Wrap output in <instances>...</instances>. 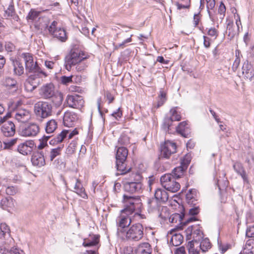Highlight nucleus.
<instances>
[{"label":"nucleus","instance_id":"28","mask_svg":"<svg viewBox=\"0 0 254 254\" xmlns=\"http://www.w3.org/2000/svg\"><path fill=\"white\" fill-rule=\"evenodd\" d=\"M152 249L148 243L140 244L135 249L136 254H151Z\"/></svg>","mask_w":254,"mask_h":254},{"label":"nucleus","instance_id":"63","mask_svg":"<svg viewBox=\"0 0 254 254\" xmlns=\"http://www.w3.org/2000/svg\"><path fill=\"white\" fill-rule=\"evenodd\" d=\"M106 97L108 100L109 104L112 103L115 99V98H114V96L112 95V94L109 92H106Z\"/></svg>","mask_w":254,"mask_h":254},{"label":"nucleus","instance_id":"21","mask_svg":"<svg viewBox=\"0 0 254 254\" xmlns=\"http://www.w3.org/2000/svg\"><path fill=\"white\" fill-rule=\"evenodd\" d=\"M77 120V114L73 112L67 111L64 116L63 123L64 126L72 127Z\"/></svg>","mask_w":254,"mask_h":254},{"label":"nucleus","instance_id":"15","mask_svg":"<svg viewBox=\"0 0 254 254\" xmlns=\"http://www.w3.org/2000/svg\"><path fill=\"white\" fill-rule=\"evenodd\" d=\"M55 87L53 83H49L43 85L39 89V94L41 98L49 99L55 95Z\"/></svg>","mask_w":254,"mask_h":254},{"label":"nucleus","instance_id":"56","mask_svg":"<svg viewBox=\"0 0 254 254\" xmlns=\"http://www.w3.org/2000/svg\"><path fill=\"white\" fill-rule=\"evenodd\" d=\"M62 147H58V148L53 149L51 152V160H53L57 155L60 154V151Z\"/></svg>","mask_w":254,"mask_h":254},{"label":"nucleus","instance_id":"26","mask_svg":"<svg viewBox=\"0 0 254 254\" xmlns=\"http://www.w3.org/2000/svg\"><path fill=\"white\" fill-rule=\"evenodd\" d=\"M155 199L160 202H166L169 198L168 194L167 191L161 188L157 189L154 192Z\"/></svg>","mask_w":254,"mask_h":254},{"label":"nucleus","instance_id":"14","mask_svg":"<svg viewBox=\"0 0 254 254\" xmlns=\"http://www.w3.org/2000/svg\"><path fill=\"white\" fill-rule=\"evenodd\" d=\"M35 110L37 114L43 118H47L52 114V106L47 102H38L35 105Z\"/></svg>","mask_w":254,"mask_h":254},{"label":"nucleus","instance_id":"10","mask_svg":"<svg viewBox=\"0 0 254 254\" xmlns=\"http://www.w3.org/2000/svg\"><path fill=\"white\" fill-rule=\"evenodd\" d=\"M58 22L53 21L51 24L47 27L49 33L54 37L57 38L61 42H65L67 39L66 31L64 28L57 27Z\"/></svg>","mask_w":254,"mask_h":254},{"label":"nucleus","instance_id":"44","mask_svg":"<svg viewBox=\"0 0 254 254\" xmlns=\"http://www.w3.org/2000/svg\"><path fill=\"white\" fill-rule=\"evenodd\" d=\"M234 170L240 174L244 180H246V173L243 169L242 165L240 163H235L233 165Z\"/></svg>","mask_w":254,"mask_h":254},{"label":"nucleus","instance_id":"48","mask_svg":"<svg viewBox=\"0 0 254 254\" xmlns=\"http://www.w3.org/2000/svg\"><path fill=\"white\" fill-rule=\"evenodd\" d=\"M177 6L180 9L189 8L190 6V0H179Z\"/></svg>","mask_w":254,"mask_h":254},{"label":"nucleus","instance_id":"16","mask_svg":"<svg viewBox=\"0 0 254 254\" xmlns=\"http://www.w3.org/2000/svg\"><path fill=\"white\" fill-rule=\"evenodd\" d=\"M74 183L75 184L74 185L73 191L82 198L87 199L88 195L85 192V189L82 186L81 180L76 177H70L69 178V183L70 184H73Z\"/></svg>","mask_w":254,"mask_h":254},{"label":"nucleus","instance_id":"60","mask_svg":"<svg viewBox=\"0 0 254 254\" xmlns=\"http://www.w3.org/2000/svg\"><path fill=\"white\" fill-rule=\"evenodd\" d=\"M246 236L247 237L254 238V225L247 229Z\"/></svg>","mask_w":254,"mask_h":254},{"label":"nucleus","instance_id":"32","mask_svg":"<svg viewBox=\"0 0 254 254\" xmlns=\"http://www.w3.org/2000/svg\"><path fill=\"white\" fill-rule=\"evenodd\" d=\"M34 145L35 144H19L17 147V150L23 155H27L31 152Z\"/></svg>","mask_w":254,"mask_h":254},{"label":"nucleus","instance_id":"50","mask_svg":"<svg viewBox=\"0 0 254 254\" xmlns=\"http://www.w3.org/2000/svg\"><path fill=\"white\" fill-rule=\"evenodd\" d=\"M73 75H71L69 76H62L61 77V83L64 85H67L73 82Z\"/></svg>","mask_w":254,"mask_h":254},{"label":"nucleus","instance_id":"24","mask_svg":"<svg viewBox=\"0 0 254 254\" xmlns=\"http://www.w3.org/2000/svg\"><path fill=\"white\" fill-rule=\"evenodd\" d=\"M35 75H30L26 79L25 83V89L28 92L33 91L38 85L39 82Z\"/></svg>","mask_w":254,"mask_h":254},{"label":"nucleus","instance_id":"1","mask_svg":"<svg viewBox=\"0 0 254 254\" xmlns=\"http://www.w3.org/2000/svg\"><path fill=\"white\" fill-rule=\"evenodd\" d=\"M90 57L78 45H73L64 58V66L68 71H70L73 66L78 72H82L86 69L88 63L86 62Z\"/></svg>","mask_w":254,"mask_h":254},{"label":"nucleus","instance_id":"51","mask_svg":"<svg viewBox=\"0 0 254 254\" xmlns=\"http://www.w3.org/2000/svg\"><path fill=\"white\" fill-rule=\"evenodd\" d=\"M99 242V237L98 236H94L92 241H84L83 245L86 247H91L96 245Z\"/></svg>","mask_w":254,"mask_h":254},{"label":"nucleus","instance_id":"6","mask_svg":"<svg viewBox=\"0 0 254 254\" xmlns=\"http://www.w3.org/2000/svg\"><path fill=\"white\" fill-rule=\"evenodd\" d=\"M160 182L164 189L172 192H176L180 189V183L176 181L171 174H166L161 176Z\"/></svg>","mask_w":254,"mask_h":254},{"label":"nucleus","instance_id":"19","mask_svg":"<svg viewBox=\"0 0 254 254\" xmlns=\"http://www.w3.org/2000/svg\"><path fill=\"white\" fill-rule=\"evenodd\" d=\"M160 150V157L168 159L172 154L176 152V144H161Z\"/></svg>","mask_w":254,"mask_h":254},{"label":"nucleus","instance_id":"49","mask_svg":"<svg viewBox=\"0 0 254 254\" xmlns=\"http://www.w3.org/2000/svg\"><path fill=\"white\" fill-rule=\"evenodd\" d=\"M54 164L58 169H63L65 167V163L62 158H58L55 160Z\"/></svg>","mask_w":254,"mask_h":254},{"label":"nucleus","instance_id":"7","mask_svg":"<svg viewBox=\"0 0 254 254\" xmlns=\"http://www.w3.org/2000/svg\"><path fill=\"white\" fill-rule=\"evenodd\" d=\"M219 25L217 24L215 26L206 29L205 32L204 33L205 35L203 36V44L205 48H210L211 43L218 38L219 36Z\"/></svg>","mask_w":254,"mask_h":254},{"label":"nucleus","instance_id":"9","mask_svg":"<svg viewBox=\"0 0 254 254\" xmlns=\"http://www.w3.org/2000/svg\"><path fill=\"white\" fill-rule=\"evenodd\" d=\"M236 20V25L232 21L229 20L227 24L226 33L230 40L233 39L235 37L238 36L240 33V28H242L241 18L238 14L237 16L235 15Z\"/></svg>","mask_w":254,"mask_h":254},{"label":"nucleus","instance_id":"64","mask_svg":"<svg viewBox=\"0 0 254 254\" xmlns=\"http://www.w3.org/2000/svg\"><path fill=\"white\" fill-rule=\"evenodd\" d=\"M175 254H186L185 249L184 247L178 248L175 252Z\"/></svg>","mask_w":254,"mask_h":254},{"label":"nucleus","instance_id":"39","mask_svg":"<svg viewBox=\"0 0 254 254\" xmlns=\"http://www.w3.org/2000/svg\"><path fill=\"white\" fill-rule=\"evenodd\" d=\"M184 237L180 234H175L172 236L170 240V244L174 246H178L180 245L183 241Z\"/></svg>","mask_w":254,"mask_h":254},{"label":"nucleus","instance_id":"54","mask_svg":"<svg viewBox=\"0 0 254 254\" xmlns=\"http://www.w3.org/2000/svg\"><path fill=\"white\" fill-rule=\"evenodd\" d=\"M68 90L70 92H77L78 93H82L84 92L83 89L76 85H71L68 88Z\"/></svg>","mask_w":254,"mask_h":254},{"label":"nucleus","instance_id":"23","mask_svg":"<svg viewBox=\"0 0 254 254\" xmlns=\"http://www.w3.org/2000/svg\"><path fill=\"white\" fill-rule=\"evenodd\" d=\"M1 130L4 136H12L15 132V125L10 121L5 122L1 127Z\"/></svg>","mask_w":254,"mask_h":254},{"label":"nucleus","instance_id":"52","mask_svg":"<svg viewBox=\"0 0 254 254\" xmlns=\"http://www.w3.org/2000/svg\"><path fill=\"white\" fill-rule=\"evenodd\" d=\"M182 216L179 213H175L171 216L169 221L171 223L180 222L182 220Z\"/></svg>","mask_w":254,"mask_h":254},{"label":"nucleus","instance_id":"41","mask_svg":"<svg viewBox=\"0 0 254 254\" xmlns=\"http://www.w3.org/2000/svg\"><path fill=\"white\" fill-rule=\"evenodd\" d=\"M186 170V169L184 168L182 166L180 165V166L174 168L171 174L176 179L180 178L183 176L184 172Z\"/></svg>","mask_w":254,"mask_h":254},{"label":"nucleus","instance_id":"43","mask_svg":"<svg viewBox=\"0 0 254 254\" xmlns=\"http://www.w3.org/2000/svg\"><path fill=\"white\" fill-rule=\"evenodd\" d=\"M200 249L203 253L208 251L211 248V245L207 238L202 239L199 245Z\"/></svg>","mask_w":254,"mask_h":254},{"label":"nucleus","instance_id":"57","mask_svg":"<svg viewBox=\"0 0 254 254\" xmlns=\"http://www.w3.org/2000/svg\"><path fill=\"white\" fill-rule=\"evenodd\" d=\"M17 192V189L16 187L13 186H9L6 188L5 192L7 194L9 195H13Z\"/></svg>","mask_w":254,"mask_h":254},{"label":"nucleus","instance_id":"11","mask_svg":"<svg viewBox=\"0 0 254 254\" xmlns=\"http://www.w3.org/2000/svg\"><path fill=\"white\" fill-rule=\"evenodd\" d=\"M65 102L69 108L81 110L84 106L85 101L82 96L78 94L67 95Z\"/></svg>","mask_w":254,"mask_h":254},{"label":"nucleus","instance_id":"18","mask_svg":"<svg viewBox=\"0 0 254 254\" xmlns=\"http://www.w3.org/2000/svg\"><path fill=\"white\" fill-rule=\"evenodd\" d=\"M177 107L172 108L169 112L170 117L165 119V125H166L168 130L170 129V127L172 126V123L174 121H180L182 119L181 112L178 111Z\"/></svg>","mask_w":254,"mask_h":254},{"label":"nucleus","instance_id":"35","mask_svg":"<svg viewBox=\"0 0 254 254\" xmlns=\"http://www.w3.org/2000/svg\"><path fill=\"white\" fill-rule=\"evenodd\" d=\"M0 205L3 209L7 210L8 208L14 206L13 199L12 197H5L1 199Z\"/></svg>","mask_w":254,"mask_h":254},{"label":"nucleus","instance_id":"53","mask_svg":"<svg viewBox=\"0 0 254 254\" xmlns=\"http://www.w3.org/2000/svg\"><path fill=\"white\" fill-rule=\"evenodd\" d=\"M14 72L17 75H21L24 72L23 66L20 64L16 63V64H14Z\"/></svg>","mask_w":254,"mask_h":254},{"label":"nucleus","instance_id":"34","mask_svg":"<svg viewBox=\"0 0 254 254\" xmlns=\"http://www.w3.org/2000/svg\"><path fill=\"white\" fill-rule=\"evenodd\" d=\"M0 254H25L24 252L17 248L13 247L10 249L0 246Z\"/></svg>","mask_w":254,"mask_h":254},{"label":"nucleus","instance_id":"4","mask_svg":"<svg viewBox=\"0 0 254 254\" xmlns=\"http://www.w3.org/2000/svg\"><path fill=\"white\" fill-rule=\"evenodd\" d=\"M142 177L138 172L131 173L128 178H125L124 188L126 191L131 193L139 192L142 188L141 181Z\"/></svg>","mask_w":254,"mask_h":254},{"label":"nucleus","instance_id":"17","mask_svg":"<svg viewBox=\"0 0 254 254\" xmlns=\"http://www.w3.org/2000/svg\"><path fill=\"white\" fill-rule=\"evenodd\" d=\"M187 240H190L191 236L195 242H199L203 238V233L197 226H189L186 231Z\"/></svg>","mask_w":254,"mask_h":254},{"label":"nucleus","instance_id":"42","mask_svg":"<svg viewBox=\"0 0 254 254\" xmlns=\"http://www.w3.org/2000/svg\"><path fill=\"white\" fill-rule=\"evenodd\" d=\"M3 85L7 89L17 88V82L14 79L10 77L6 78L3 82Z\"/></svg>","mask_w":254,"mask_h":254},{"label":"nucleus","instance_id":"46","mask_svg":"<svg viewBox=\"0 0 254 254\" xmlns=\"http://www.w3.org/2000/svg\"><path fill=\"white\" fill-rule=\"evenodd\" d=\"M204 1H206V7L208 11L212 10L214 8L215 5V0H200V6L203 5V6H204Z\"/></svg>","mask_w":254,"mask_h":254},{"label":"nucleus","instance_id":"29","mask_svg":"<svg viewBox=\"0 0 254 254\" xmlns=\"http://www.w3.org/2000/svg\"><path fill=\"white\" fill-rule=\"evenodd\" d=\"M242 69L243 73L247 79L252 80L254 78V69L248 62L244 64Z\"/></svg>","mask_w":254,"mask_h":254},{"label":"nucleus","instance_id":"22","mask_svg":"<svg viewBox=\"0 0 254 254\" xmlns=\"http://www.w3.org/2000/svg\"><path fill=\"white\" fill-rule=\"evenodd\" d=\"M15 118L19 122L26 123L31 119V113L27 110L20 109L16 111Z\"/></svg>","mask_w":254,"mask_h":254},{"label":"nucleus","instance_id":"40","mask_svg":"<svg viewBox=\"0 0 254 254\" xmlns=\"http://www.w3.org/2000/svg\"><path fill=\"white\" fill-rule=\"evenodd\" d=\"M40 13V11L36 10L35 9L32 8L26 16V20L28 21L33 22L39 16Z\"/></svg>","mask_w":254,"mask_h":254},{"label":"nucleus","instance_id":"62","mask_svg":"<svg viewBox=\"0 0 254 254\" xmlns=\"http://www.w3.org/2000/svg\"><path fill=\"white\" fill-rule=\"evenodd\" d=\"M5 48L7 52H12L14 49V45L8 42L5 44Z\"/></svg>","mask_w":254,"mask_h":254},{"label":"nucleus","instance_id":"5","mask_svg":"<svg viewBox=\"0 0 254 254\" xmlns=\"http://www.w3.org/2000/svg\"><path fill=\"white\" fill-rule=\"evenodd\" d=\"M128 154V150L125 147H118L116 153V167L121 175H126L130 172L131 168H127L126 161Z\"/></svg>","mask_w":254,"mask_h":254},{"label":"nucleus","instance_id":"47","mask_svg":"<svg viewBox=\"0 0 254 254\" xmlns=\"http://www.w3.org/2000/svg\"><path fill=\"white\" fill-rule=\"evenodd\" d=\"M191 156L190 154H186L183 159L181 160V165L184 168L187 169L191 161Z\"/></svg>","mask_w":254,"mask_h":254},{"label":"nucleus","instance_id":"38","mask_svg":"<svg viewBox=\"0 0 254 254\" xmlns=\"http://www.w3.org/2000/svg\"><path fill=\"white\" fill-rule=\"evenodd\" d=\"M197 191L195 189L190 190L186 194V199L188 203L193 204L197 200Z\"/></svg>","mask_w":254,"mask_h":254},{"label":"nucleus","instance_id":"30","mask_svg":"<svg viewBox=\"0 0 254 254\" xmlns=\"http://www.w3.org/2000/svg\"><path fill=\"white\" fill-rule=\"evenodd\" d=\"M31 162L33 165L39 167L43 166L45 164L44 155L39 153H35L32 155Z\"/></svg>","mask_w":254,"mask_h":254},{"label":"nucleus","instance_id":"25","mask_svg":"<svg viewBox=\"0 0 254 254\" xmlns=\"http://www.w3.org/2000/svg\"><path fill=\"white\" fill-rule=\"evenodd\" d=\"M39 127L36 124H31L21 131L23 136H35L39 132Z\"/></svg>","mask_w":254,"mask_h":254},{"label":"nucleus","instance_id":"27","mask_svg":"<svg viewBox=\"0 0 254 254\" xmlns=\"http://www.w3.org/2000/svg\"><path fill=\"white\" fill-rule=\"evenodd\" d=\"M8 239L9 243H11L13 239L10 237V229L5 223H1L0 225V239Z\"/></svg>","mask_w":254,"mask_h":254},{"label":"nucleus","instance_id":"20","mask_svg":"<svg viewBox=\"0 0 254 254\" xmlns=\"http://www.w3.org/2000/svg\"><path fill=\"white\" fill-rule=\"evenodd\" d=\"M178 134L185 138H189L191 136V128L188 121L180 123L176 128Z\"/></svg>","mask_w":254,"mask_h":254},{"label":"nucleus","instance_id":"33","mask_svg":"<svg viewBox=\"0 0 254 254\" xmlns=\"http://www.w3.org/2000/svg\"><path fill=\"white\" fill-rule=\"evenodd\" d=\"M148 211L149 212L159 211L160 207V201L156 199H149L148 201Z\"/></svg>","mask_w":254,"mask_h":254},{"label":"nucleus","instance_id":"59","mask_svg":"<svg viewBox=\"0 0 254 254\" xmlns=\"http://www.w3.org/2000/svg\"><path fill=\"white\" fill-rule=\"evenodd\" d=\"M132 35L130 36V37L127 39L126 40H124L122 43L117 45L116 46V49H119V48H122L123 49L125 46H126V44L128 43H129V42H131L132 41Z\"/></svg>","mask_w":254,"mask_h":254},{"label":"nucleus","instance_id":"61","mask_svg":"<svg viewBox=\"0 0 254 254\" xmlns=\"http://www.w3.org/2000/svg\"><path fill=\"white\" fill-rule=\"evenodd\" d=\"M112 116L116 119L118 120V118H121L123 116V111L120 108H118L117 111L114 112Z\"/></svg>","mask_w":254,"mask_h":254},{"label":"nucleus","instance_id":"45","mask_svg":"<svg viewBox=\"0 0 254 254\" xmlns=\"http://www.w3.org/2000/svg\"><path fill=\"white\" fill-rule=\"evenodd\" d=\"M160 100L158 101V105L162 106L167 100V92L163 89H161L158 96Z\"/></svg>","mask_w":254,"mask_h":254},{"label":"nucleus","instance_id":"55","mask_svg":"<svg viewBox=\"0 0 254 254\" xmlns=\"http://www.w3.org/2000/svg\"><path fill=\"white\" fill-rule=\"evenodd\" d=\"M5 16L7 17H13L15 14V11L13 5H9L7 9L5 11Z\"/></svg>","mask_w":254,"mask_h":254},{"label":"nucleus","instance_id":"2","mask_svg":"<svg viewBox=\"0 0 254 254\" xmlns=\"http://www.w3.org/2000/svg\"><path fill=\"white\" fill-rule=\"evenodd\" d=\"M121 212L120 215L116 219L118 227L117 234L118 238H119L120 231H126L127 230L125 228L128 227L132 222L138 221L145 218L144 215L138 212L134 213L133 215H132V214H129L128 212H122V210Z\"/></svg>","mask_w":254,"mask_h":254},{"label":"nucleus","instance_id":"8","mask_svg":"<svg viewBox=\"0 0 254 254\" xmlns=\"http://www.w3.org/2000/svg\"><path fill=\"white\" fill-rule=\"evenodd\" d=\"M21 57L23 59L26 70L29 72H39L45 76H47V74L46 72L41 70L40 68L38 66L36 62L34 61L33 55L29 53H22Z\"/></svg>","mask_w":254,"mask_h":254},{"label":"nucleus","instance_id":"13","mask_svg":"<svg viewBox=\"0 0 254 254\" xmlns=\"http://www.w3.org/2000/svg\"><path fill=\"white\" fill-rule=\"evenodd\" d=\"M123 198L126 207L125 209L122 210V212H128L129 214H133L136 208L135 205L139 203V198L138 197H136L127 194L124 195Z\"/></svg>","mask_w":254,"mask_h":254},{"label":"nucleus","instance_id":"37","mask_svg":"<svg viewBox=\"0 0 254 254\" xmlns=\"http://www.w3.org/2000/svg\"><path fill=\"white\" fill-rule=\"evenodd\" d=\"M58 127V124L55 120L52 119L49 121L46 126V131L48 133H53Z\"/></svg>","mask_w":254,"mask_h":254},{"label":"nucleus","instance_id":"36","mask_svg":"<svg viewBox=\"0 0 254 254\" xmlns=\"http://www.w3.org/2000/svg\"><path fill=\"white\" fill-rule=\"evenodd\" d=\"M52 98L55 106L59 107L62 105L63 102L64 95L61 92L56 91L54 96Z\"/></svg>","mask_w":254,"mask_h":254},{"label":"nucleus","instance_id":"12","mask_svg":"<svg viewBox=\"0 0 254 254\" xmlns=\"http://www.w3.org/2000/svg\"><path fill=\"white\" fill-rule=\"evenodd\" d=\"M79 134V129L74 128L73 130H63L57 137L56 141L57 143H61L63 141H77L78 140L77 135Z\"/></svg>","mask_w":254,"mask_h":254},{"label":"nucleus","instance_id":"58","mask_svg":"<svg viewBox=\"0 0 254 254\" xmlns=\"http://www.w3.org/2000/svg\"><path fill=\"white\" fill-rule=\"evenodd\" d=\"M226 8L224 3L221 1L218 9V12L224 17L225 16Z\"/></svg>","mask_w":254,"mask_h":254},{"label":"nucleus","instance_id":"3","mask_svg":"<svg viewBox=\"0 0 254 254\" xmlns=\"http://www.w3.org/2000/svg\"><path fill=\"white\" fill-rule=\"evenodd\" d=\"M143 227L140 223L132 224L126 231L119 232V238L122 240L137 242L143 237Z\"/></svg>","mask_w":254,"mask_h":254},{"label":"nucleus","instance_id":"31","mask_svg":"<svg viewBox=\"0 0 254 254\" xmlns=\"http://www.w3.org/2000/svg\"><path fill=\"white\" fill-rule=\"evenodd\" d=\"M202 15L199 12L194 14L193 18V24L195 28H197L202 33H204V27L201 22Z\"/></svg>","mask_w":254,"mask_h":254}]
</instances>
